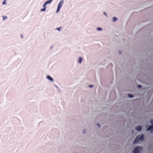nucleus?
Instances as JSON below:
<instances>
[{
  "mask_svg": "<svg viewBox=\"0 0 153 153\" xmlns=\"http://www.w3.org/2000/svg\"><path fill=\"white\" fill-rule=\"evenodd\" d=\"M97 29L98 30H102V28L100 27H98L97 28Z\"/></svg>",
  "mask_w": 153,
  "mask_h": 153,
  "instance_id": "15",
  "label": "nucleus"
},
{
  "mask_svg": "<svg viewBox=\"0 0 153 153\" xmlns=\"http://www.w3.org/2000/svg\"><path fill=\"white\" fill-rule=\"evenodd\" d=\"M128 96L129 97H130V98H132V97H134L133 95H132L131 94H128Z\"/></svg>",
  "mask_w": 153,
  "mask_h": 153,
  "instance_id": "10",
  "label": "nucleus"
},
{
  "mask_svg": "<svg viewBox=\"0 0 153 153\" xmlns=\"http://www.w3.org/2000/svg\"><path fill=\"white\" fill-rule=\"evenodd\" d=\"M82 61V59L81 57H80L79 58L78 61L79 63H81Z\"/></svg>",
  "mask_w": 153,
  "mask_h": 153,
  "instance_id": "9",
  "label": "nucleus"
},
{
  "mask_svg": "<svg viewBox=\"0 0 153 153\" xmlns=\"http://www.w3.org/2000/svg\"><path fill=\"white\" fill-rule=\"evenodd\" d=\"M104 13L105 14V15L106 16H107V14L105 12H104Z\"/></svg>",
  "mask_w": 153,
  "mask_h": 153,
  "instance_id": "21",
  "label": "nucleus"
},
{
  "mask_svg": "<svg viewBox=\"0 0 153 153\" xmlns=\"http://www.w3.org/2000/svg\"><path fill=\"white\" fill-rule=\"evenodd\" d=\"M97 125L98 126L99 128L100 127V125H99V124L98 123H97Z\"/></svg>",
  "mask_w": 153,
  "mask_h": 153,
  "instance_id": "19",
  "label": "nucleus"
},
{
  "mask_svg": "<svg viewBox=\"0 0 153 153\" xmlns=\"http://www.w3.org/2000/svg\"><path fill=\"white\" fill-rule=\"evenodd\" d=\"M46 4H45V3H44V4L43 6L44 8H42V9H41V11H45L46 9Z\"/></svg>",
  "mask_w": 153,
  "mask_h": 153,
  "instance_id": "4",
  "label": "nucleus"
},
{
  "mask_svg": "<svg viewBox=\"0 0 153 153\" xmlns=\"http://www.w3.org/2000/svg\"><path fill=\"white\" fill-rule=\"evenodd\" d=\"M47 78L51 81H53V79L49 75L47 76Z\"/></svg>",
  "mask_w": 153,
  "mask_h": 153,
  "instance_id": "5",
  "label": "nucleus"
},
{
  "mask_svg": "<svg viewBox=\"0 0 153 153\" xmlns=\"http://www.w3.org/2000/svg\"><path fill=\"white\" fill-rule=\"evenodd\" d=\"M85 130H84L83 131V133H85Z\"/></svg>",
  "mask_w": 153,
  "mask_h": 153,
  "instance_id": "20",
  "label": "nucleus"
},
{
  "mask_svg": "<svg viewBox=\"0 0 153 153\" xmlns=\"http://www.w3.org/2000/svg\"><path fill=\"white\" fill-rule=\"evenodd\" d=\"M117 20V18L116 17H114L113 18V21L114 22L116 21Z\"/></svg>",
  "mask_w": 153,
  "mask_h": 153,
  "instance_id": "11",
  "label": "nucleus"
},
{
  "mask_svg": "<svg viewBox=\"0 0 153 153\" xmlns=\"http://www.w3.org/2000/svg\"><path fill=\"white\" fill-rule=\"evenodd\" d=\"M3 20H5L7 19V17L5 16H3Z\"/></svg>",
  "mask_w": 153,
  "mask_h": 153,
  "instance_id": "13",
  "label": "nucleus"
},
{
  "mask_svg": "<svg viewBox=\"0 0 153 153\" xmlns=\"http://www.w3.org/2000/svg\"><path fill=\"white\" fill-rule=\"evenodd\" d=\"M153 129V125L150 126L148 128V130H151Z\"/></svg>",
  "mask_w": 153,
  "mask_h": 153,
  "instance_id": "7",
  "label": "nucleus"
},
{
  "mask_svg": "<svg viewBox=\"0 0 153 153\" xmlns=\"http://www.w3.org/2000/svg\"><path fill=\"white\" fill-rule=\"evenodd\" d=\"M61 28V27H59L56 28V29L58 30L59 31H60V30Z\"/></svg>",
  "mask_w": 153,
  "mask_h": 153,
  "instance_id": "14",
  "label": "nucleus"
},
{
  "mask_svg": "<svg viewBox=\"0 0 153 153\" xmlns=\"http://www.w3.org/2000/svg\"><path fill=\"white\" fill-rule=\"evenodd\" d=\"M151 124H152V125H153V120H152L151 121Z\"/></svg>",
  "mask_w": 153,
  "mask_h": 153,
  "instance_id": "16",
  "label": "nucleus"
},
{
  "mask_svg": "<svg viewBox=\"0 0 153 153\" xmlns=\"http://www.w3.org/2000/svg\"><path fill=\"white\" fill-rule=\"evenodd\" d=\"M89 87H93V85H89Z\"/></svg>",
  "mask_w": 153,
  "mask_h": 153,
  "instance_id": "18",
  "label": "nucleus"
},
{
  "mask_svg": "<svg viewBox=\"0 0 153 153\" xmlns=\"http://www.w3.org/2000/svg\"><path fill=\"white\" fill-rule=\"evenodd\" d=\"M6 1L7 0H4V1H3V3H2V4H6Z\"/></svg>",
  "mask_w": 153,
  "mask_h": 153,
  "instance_id": "12",
  "label": "nucleus"
},
{
  "mask_svg": "<svg viewBox=\"0 0 153 153\" xmlns=\"http://www.w3.org/2000/svg\"><path fill=\"white\" fill-rule=\"evenodd\" d=\"M138 88H141L142 87V86L140 85H138Z\"/></svg>",
  "mask_w": 153,
  "mask_h": 153,
  "instance_id": "17",
  "label": "nucleus"
},
{
  "mask_svg": "<svg viewBox=\"0 0 153 153\" xmlns=\"http://www.w3.org/2000/svg\"><path fill=\"white\" fill-rule=\"evenodd\" d=\"M142 148L140 147H136L133 151V153H140Z\"/></svg>",
  "mask_w": 153,
  "mask_h": 153,
  "instance_id": "3",
  "label": "nucleus"
},
{
  "mask_svg": "<svg viewBox=\"0 0 153 153\" xmlns=\"http://www.w3.org/2000/svg\"><path fill=\"white\" fill-rule=\"evenodd\" d=\"M136 129L137 131H140L141 129V127L140 126H138L136 128Z\"/></svg>",
  "mask_w": 153,
  "mask_h": 153,
  "instance_id": "6",
  "label": "nucleus"
},
{
  "mask_svg": "<svg viewBox=\"0 0 153 153\" xmlns=\"http://www.w3.org/2000/svg\"><path fill=\"white\" fill-rule=\"evenodd\" d=\"M63 3V1L62 0H61L59 3V4L58 6V7L56 11V13H58L59 11L60 8L62 7Z\"/></svg>",
  "mask_w": 153,
  "mask_h": 153,
  "instance_id": "2",
  "label": "nucleus"
},
{
  "mask_svg": "<svg viewBox=\"0 0 153 153\" xmlns=\"http://www.w3.org/2000/svg\"><path fill=\"white\" fill-rule=\"evenodd\" d=\"M119 53H120H120H121V52H120V51H119Z\"/></svg>",
  "mask_w": 153,
  "mask_h": 153,
  "instance_id": "22",
  "label": "nucleus"
},
{
  "mask_svg": "<svg viewBox=\"0 0 153 153\" xmlns=\"http://www.w3.org/2000/svg\"><path fill=\"white\" fill-rule=\"evenodd\" d=\"M52 1V0H49L48 1H46V2H45V4H50L51 3Z\"/></svg>",
  "mask_w": 153,
  "mask_h": 153,
  "instance_id": "8",
  "label": "nucleus"
},
{
  "mask_svg": "<svg viewBox=\"0 0 153 153\" xmlns=\"http://www.w3.org/2000/svg\"><path fill=\"white\" fill-rule=\"evenodd\" d=\"M144 138V135L143 134L141 135L138 136L136 138L134 142V144L137 143L139 140H143Z\"/></svg>",
  "mask_w": 153,
  "mask_h": 153,
  "instance_id": "1",
  "label": "nucleus"
}]
</instances>
